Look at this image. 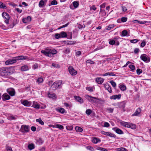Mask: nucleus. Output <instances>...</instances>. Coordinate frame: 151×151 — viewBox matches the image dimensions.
Listing matches in <instances>:
<instances>
[{"mask_svg":"<svg viewBox=\"0 0 151 151\" xmlns=\"http://www.w3.org/2000/svg\"><path fill=\"white\" fill-rule=\"evenodd\" d=\"M146 41L145 40H143L141 43V45H140V47H144L146 45Z\"/></svg>","mask_w":151,"mask_h":151,"instance_id":"nucleus-47","label":"nucleus"},{"mask_svg":"<svg viewBox=\"0 0 151 151\" xmlns=\"http://www.w3.org/2000/svg\"><path fill=\"white\" fill-rule=\"evenodd\" d=\"M127 128H130L132 129H136V126L134 124L129 122L128 124V127Z\"/></svg>","mask_w":151,"mask_h":151,"instance_id":"nucleus-22","label":"nucleus"},{"mask_svg":"<svg viewBox=\"0 0 151 151\" xmlns=\"http://www.w3.org/2000/svg\"><path fill=\"white\" fill-rule=\"evenodd\" d=\"M116 76V75L112 72L107 73L103 75L104 76Z\"/></svg>","mask_w":151,"mask_h":151,"instance_id":"nucleus-35","label":"nucleus"},{"mask_svg":"<svg viewBox=\"0 0 151 151\" xmlns=\"http://www.w3.org/2000/svg\"><path fill=\"white\" fill-rule=\"evenodd\" d=\"M73 6L75 8H77L79 5V3L77 1H74L73 2Z\"/></svg>","mask_w":151,"mask_h":151,"instance_id":"nucleus-42","label":"nucleus"},{"mask_svg":"<svg viewBox=\"0 0 151 151\" xmlns=\"http://www.w3.org/2000/svg\"><path fill=\"white\" fill-rule=\"evenodd\" d=\"M62 83V80L58 81L53 83L50 88V89H52V91H55L61 84Z\"/></svg>","mask_w":151,"mask_h":151,"instance_id":"nucleus-4","label":"nucleus"},{"mask_svg":"<svg viewBox=\"0 0 151 151\" xmlns=\"http://www.w3.org/2000/svg\"><path fill=\"white\" fill-rule=\"evenodd\" d=\"M16 62L17 60L16 58L14 59H9L5 61V64L6 65H8L14 63Z\"/></svg>","mask_w":151,"mask_h":151,"instance_id":"nucleus-14","label":"nucleus"},{"mask_svg":"<svg viewBox=\"0 0 151 151\" xmlns=\"http://www.w3.org/2000/svg\"><path fill=\"white\" fill-rule=\"evenodd\" d=\"M73 127L72 126H67L66 127V129L68 130H72L73 129Z\"/></svg>","mask_w":151,"mask_h":151,"instance_id":"nucleus-54","label":"nucleus"},{"mask_svg":"<svg viewBox=\"0 0 151 151\" xmlns=\"http://www.w3.org/2000/svg\"><path fill=\"white\" fill-rule=\"evenodd\" d=\"M55 36L56 39H58L60 38H61L60 33L59 34H56L55 35Z\"/></svg>","mask_w":151,"mask_h":151,"instance_id":"nucleus-60","label":"nucleus"},{"mask_svg":"<svg viewBox=\"0 0 151 151\" xmlns=\"http://www.w3.org/2000/svg\"><path fill=\"white\" fill-rule=\"evenodd\" d=\"M68 70L72 76H75L77 74V72L71 66L68 67Z\"/></svg>","mask_w":151,"mask_h":151,"instance_id":"nucleus-9","label":"nucleus"},{"mask_svg":"<svg viewBox=\"0 0 151 151\" xmlns=\"http://www.w3.org/2000/svg\"><path fill=\"white\" fill-rule=\"evenodd\" d=\"M101 133L106 136L115 138L116 137V135L114 134H112L109 132H106L104 131H102L101 132Z\"/></svg>","mask_w":151,"mask_h":151,"instance_id":"nucleus-12","label":"nucleus"},{"mask_svg":"<svg viewBox=\"0 0 151 151\" xmlns=\"http://www.w3.org/2000/svg\"><path fill=\"white\" fill-rule=\"evenodd\" d=\"M142 111L141 109L140 108H138L136 110L135 112L133 114L132 116H140V114Z\"/></svg>","mask_w":151,"mask_h":151,"instance_id":"nucleus-13","label":"nucleus"},{"mask_svg":"<svg viewBox=\"0 0 151 151\" xmlns=\"http://www.w3.org/2000/svg\"><path fill=\"white\" fill-rule=\"evenodd\" d=\"M22 22L24 23H26L30 22L31 20V18L30 16H28L27 17L23 18Z\"/></svg>","mask_w":151,"mask_h":151,"instance_id":"nucleus-21","label":"nucleus"},{"mask_svg":"<svg viewBox=\"0 0 151 151\" xmlns=\"http://www.w3.org/2000/svg\"><path fill=\"white\" fill-rule=\"evenodd\" d=\"M0 8L3 9H6V6L1 2H0Z\"/></svg>","mask_w":151,"mask_h":151,"instance_id":"nucleus-43","label":"nucleus"},{"mask_svg":"<svg viewBox=\"0 0 151 151\" xmlns=\"http://www.w3.org/2000/svg\"><path fill=\"white\" fill-rule=\"evenodd\" d=\"M110 83L111 84V85L114 87H115L116 86V83L113 81H111L110 82Z\"/></svg>","mask_w":151,"mask_h":151,"instance_id":"nucleus-58","label":"nucleus"},{"mask_svg":"<svg viewBox=\"0 0 151 151\" xmlns=\"http://www.w3.org/2000/svg\"><path fill=\"white\" fill-rule=\"evenodd\" d=\"M128 32L126 30H123L122 32V36H128L127 35Z\"/></svg>","mask_w":151,"mask_h":151,"instance_id":"nucleus-38","label":"nucleus"},{"mask_svg":"<svg viewBox=\"0 0 151 151\" xmlns=\"http://www.w3.org/2000/svg\"><path fill=\"white\" fill-rule=\"evenodd\" d=\"M113 129L119 134H123V132L122 130L118 128H113Z\"/></svg>","mask_w":151,"mask_h":151,"instance_id":"nucleus-26","label":"nucleus"},{"mask_svg":"<svg viewBox=\"0 0 151 151\" xmlns=\"http://www.w3.org/2000/svg\"><path fill=\"white\" fill-rule=\"evenodd\" d=\"M120 89L122 91H124L126 90V86L123 84H119V86Z\"/></svg>","mask_w":151,"mask_h":151,"instance_id":"nucleus-31","label":"nucleus"},{"mask_svg":"<svg viewBox=\"0 0 151 151\" xmlns=\"http://www.w3.org/2000/svg\"><path fill=\"white\" fill-rule=\"evenodd\" d=\"M118 151H127V150L124 147H120L117 149Z\"/></svg>","mask_w":151,"mask_h":151,"instance_id":"nucleus-49","label":"nucleus"},{"mask_svg":"<svg viewBox=\"0 0 151 151\" xmlns=\"http://www.w3.org/2000/svg\"><path fill=\"white\" fill-rule=\"evenodd\" d=\"M104 79L101 77H98L96 78V82L99 84H102L104 81Z\"/></svg>","mask_w":151,"mask_h":151,"instance_id":"nucleus-19","label":"nucleus"},{"mask_svg":"<svg viewBox=\"0 0 151 151\" xmlns=\"http://www.w3.org/2000/svg\"><path fill=\"white\" fill-rule=\"evenodd\" d=\"M85 98L89 102L92 104H96L98 103L99 99L97 98L89 96L88 95L85 96Z\"/></svg>","mask_w":151,"mask_h":151,"instance_id":"nucleus-3","label":"nucleus"},{"mask_svg":"<svg viewBox=\"0 0 151 151\" xmlns=\"http://www.w3.org/2000/svg\"><path fill=\"white\" fill-rule=\"evenodd\" d=\"M20 101L22 104L26 106H30L32 104L31 101H28L26 100H21Z\"/></svg>","mask_w":151,"mask_h":151,"instance_id":"nucleus-8","label":"nucleus"},{"mask_svg":"<svg viewBox=\"0 0 151 151\" xmlns=\"http://www.w3.org/2000/svg\"><path fill=\"white\" fill-rule=\"evenodd\" d=\"M96 9V7L94 5H93L90 7V10H93V11H95Z\"/></svg>","mask_w":151,"mask_h":151,"instance_id":"nucleus-63","label":"nucleus"},{"mask_svg":"<svg viewBox=\"0 0 151 151\" xmlns=\"http://www.w3.org/2000/svg\"><path fill=\"white\" fill-rule=\"evenodd\" d=\"M129 122H126L124 121H121L120 123V124L125 127H127L128 124Z\"/></svg>","mask_w":151,"mask_h":151,"instance_id":"nucleus-28","label":"nucleus"},{"mask_svg":"<svg viewBox=\"0 0 151 151\" xmlns=\"http://www.w3.org/2000/svg\"><path fill=\"white\" fill-rule=\"evenodd\" d=\"M121 97V95L118 94V95H114L110 96V99L111 100H115L116 99H119Z\"/></svg>","mask_w":151,"mask_h":151,"instance_id":"nucleus-17","label":"nucleus"},{"mask_svg":"<svg viewBox=\"0 0 151 151\" xmlns=\"http://www.w3.org/2000/svg\"><path fill=\"white\" fill-rule=\"evenodd\" d=\"M114 109L111 108H107L106 109V111L109 113H112Z\"/></svg>","mask_w":151,"mask_h":151,"instance_id":"nucleus-55","label":"nucleus"},{"mask_svg":"<svg viewBox=\"0 0 151 151\" xmlns=\"http://www.w3.org/2000/svg\"><path fill=\"white\" fill-rule=\"evenodd\" d=\"M110 126L109 124L107 122H104V127H108Z\"/></svg>","mask_w":151,"mask_h":151,"instance_id":"nucleus-64","label":"nucleus"},{"mask_svg":"<svg viewBox=\"0 0 151 151\" xmlns=\"http://www.w3.org/2000/svg\"><path fill=\"white\" fill-rule=\"evenodd\" d=\"M136 72L137 74L139 75L142 72V70L141 69L138 68Z\"/></svg>","mask_w":151,"mask_h":151,"instance_id":"nucleus-53","label":"nucleus"},{"mask_svg":"<svg viewBox=\"0 0 151 151\" xmlns=\"http://www.w3.org/2000/svg\"><path fill=\"white\" fill-rule=\"evenodd\" d=\"M63 52H64L65 53H69L70 52V48H65Z\"/></svg>","mask_w":151,"mask_h":151,"instance_id":"nucleus-45","label":"nucleus"},{"mask_svg":"<svg viewBox=\"0 0 151 151\" xmlns=\"http://www.w3.org/2000/svg\"><path fill=\"white\" fill-rule=\"evenodd\" d=\"M41 52L46 56L52 57L54 55L57 53L58 51L55 49H51L49 48H46L45 50H42Z\"/></svg>","mask_w":151,"mask_h":151,"instance_id":"nucleus-1","label":"nucleus"},{"mask_svg":"<svg viewBox=\"0 0 151 151\" xmlns=\"http://www.w3.org/2000/svg\"><path fill=\"white\" fill-rule=\"evenodd\" d=\"M7 93L11 96H13L15 94V91L12 88H9L7 90Z\"/></svg>","mask_w":151,"mask_h":151,"instance_id":"nucleus-15","label":"nucleus"},{"mask_svg":"<svg viewBox=\"0 0 151 151\" xmlns=\"http://www.w3.org/2000/svg\"><path fill=\"white\" fill-rule=\"evenodd\" d=\"M75 129L77 132H82L83 130V129L82 128L78 126L76 127H75Z\"/></svg>","mask_w":151,"mask_h":151,"instance_id":"nucleus-37","label":"nucleus"},{"mask_svg":"<svg viewBox=\"0 0 151 151\" xmlns=\"http://www.w3.org/2000/svg\"><path fill=\"white\" fill-rule=\"evenodd\" d=\"M129 67L132 71H134L135 69V66L132 65H129Z\"/></svg>","mask_w":151,"mask_h":151,"instance_id":"nucleus-41","label":"nucleus"},{"mask_svg":"<svg viewBox=\"0 0 151 151\" xmlns=\"http://www.w3.org/2000/svg\"><path fill=\"white\" fill-rule=\"evenodd\" d=\"M74 98L75 100L81 104L83 102V99L80 97L77 96H75Z\"/></svg>","mask_w":151,"mask_h":151,"instance_id":"nucleus-23","label":"nucleus"},{"mask_svg":"<svg viewBox=\"0 0 151 151\" xmlns=\"http://www.w3.org/2000/svg\"><path fill=\"white\" fill-rule=\"evenodd\" d=\"M29 129L28 126L25 125H23L21 126L19 131L22 133H27L29 132Z\"/></svg>","mask_w":151,"mask_h":151,"instance_id":"nucleus-6","label":"nucleus"},{"mask_svg":"<svg viewBox=\"0 0 151 151\" xmlns=\"http://www.w3.org/2000/svg\"><path fill=\"white\" fill-rule=\"evenodd\" d=\"M16 60H32L31 58H29L27 56L21 55L19 56H17L15 58Z\"/></svg>","mask_w":151,"mask_h":151,"instance_id":"nucleus-11","label":"nucleus"},{"mask_svg":"<svg viewBox=\"0 0 151 151\" xmlns=\"http://www.w3.org/2000/svg\"><path fill=\"white\" fill-rule=\"evenodd\" d=\"M99 142H100V140L98 138H95L92 140V142L94 143H97Z\"/></svg>","mask_w":151,"mask_h":151,"instance_id":"nucleus-40","label":"nucleus"},{"mask_svg":"<svg viewBox=\"0 0 151 151\" xmlns=\"http://www.w3.org/2000/svg\"><path fill=\"white\" fill-rule=\"evenodd\" d=\"M6 148L7 151H13L12 147L6 145Z\"/></svg>","mask_w":151,"mask_h":151,"instance_id":"nucleus-44","label":"nucleus"},{"mask_svg":"<svg viewBox=\"0 0 151 151\" xmlns=\"http://www.w3.org/2000/svg\"><path fill=\"white\" fill-rule=\"evenodd\" d=\"M58 4L57 2L55 0H53L51 2V4L50 5H49V6H51V5H56Z\"/></svg>","mask_w":151,"mask_h":151,"instance_id":"nucleus-59","label":"nucleus"},{"mask_svg":"<svg viewBox=\"0 0 151 151\" xmlns=\"http://www.w3.org/2000/svg\"><path fill=\"white\" fill-rule=\"evenodd\" d=\"M86 63H90L91 64H94L95 62L93 61H92L90 60H88L86 61Z\"/></svg>","mask_w":151,"mask_h":151,"instance_id":"nucleus-61","label":"nucleus"},{"mask_svg":"<svg viewBox=\"0 0 151 151\" xmlns=\"http://www.w3.org/2000/svg\"><path fill=\"white\" fill-rule=\"evenodd\" d=\"M139 41V40L136 39L130 40V42L133 43H136Z\"/></svg>","mask_w":151,"mask_h":151,"instance_id":"nucleus-46","label":"nucleus"},{"mask_svg":"<svg viewBox=\"0 0 151 151\" xmlns=\"http://www.w3.org/2000/svg\"><path fill=\"white\" fill-rule=\"evenodd\" d=\"M3 17L4 19V22L6 24L9 23L10 17L9 14L6 12H4L2 14Z\"/></svg>","mask_w":151,"mask_h":151,"instance_id":"nucleus-5","label":"nucleus"},{"mask_svg":"<svg viewBox=\"0 0 151 151\" xmlns=\"http://www.w3.org/2000/svg\"><path fill=\"white\" fill-rule=\"evenodd\" d=\"M17 116L16 115H13L10 114L8 116L7 119L9 120H15L17 119Z\"/></svg>","mask_w":151,"mask_h":151,"instance_id":"nucleus-25","label":"nucleus"},{"mask_svg":"<svg viewBox=\"0 0 151 151\" xmlns=\"http://www.w3.org/2000/svg\"><path fill=\"white\" fill-rule=\"evenodd\" d=\"M92 113V111L90 109H87L86 111V114L88 115H90Z\"/></svg>","mask_w":151,"mask_h":151,"instance_id":"nucleus-57","label":"nucleus"},{"mask_svg":"<svg viewBox=\"0 0 151 151\" xmlns=\"http://www.w3.org/2000/svg\"><path fill=\"white\" fill-rule=\"evenodd\" d=\"M12 67H4L0 68V74L1 76H6L12 74L13 72L11 71Z\"/></svg>","mask_w":151,"mask_h":151,"instance_id":"nucleus-2","label":"nucleus"},{"mask_svg":"<svg viewBox=\"0 0 151 151\" xmlns=\"http://www.w3.org/2000/svg\"><path fill=\"white\" fill-rule=\"evenodd\" d=\"M114 24H111L109 25L107 28V29L110 30L111 29L113 28L114 27Z\"/></svg>","mask_w":151,"mask_h":151,"instance_id":"nucleus-52","label":"nucleus"},{"mask_svg":"<svg viewBox=\"0 0 151 151\" xmlns=\"http://www.w3.org/2000/svg\"><path fill=\"white\" fill-rule=\"evenodd\" d=\"M32 106L37 109L40 108V105L37 102L35 101H33V104Z\"/></svg>","mask_w":151,"mask_h":151,"instance_id":"nucleus-24","label":"nucleus"},{"mask_svg":"<svg viewBox=\"0 0 151 151\" xmlns=\"http://www.w3.org/2000/svg\"><path fill=\"white\" fill-rule=\"evenodd\" d=\"M55 110L57 111L62 114H63L66 112V111L64 108L61 107L56 108Z\"/></svg>","mask_w":151,"mask_h":151,"instance_id":"nucleus-16","label":"nucleus"},{"mask_svg":"<svg viewBox=\"0 0 151 151\" xmlns=\"http://www.w3.org/2000/svg\"><path fill=\"white\" fill-rule=\"evenodd\" d=\"M56 127L60 129L61 130H63L64 129L63 126L60 124H57L56 125Z\"/></svg>","mask_w":151,"mask_h":151,"instance_id":"nucleus-48","label":"nucleus"},{"mask_svg":"<svg viewBox=\"0 0 151 151\" xmlns=\"http://www.w3.org/2000/svg\"><path fill=\"white\" fill-rule=\"evenodd\" d=\"M61 38L66 37L67 36V34L66 32L63 31L60 33Z\"/></svg>","mask_w":151,"mask_h":151,"instance_id":"nucleus-33","label":"nucleus"},{"mask_svg":"<svg viewBox=\"0 0 151 151\" xmlns=\"http://www.w3.org/2000/svg\"><path fill=\"white\" fill-rule=\"evenodd\" d=\"M140 58L143 61L146 62H149L150 59L149 57H147V55L145 54H143L141 55Z\"/></svg>","mask_w":151,"mask_h":151,"instance_id":"nucleus-10","label":"nucleus"},{"mask_svg":"<svg viewBox=\"0 0 151 151\" xmlns=\"http://www.w3.org/2000/svg\"><path fill=\"white\" fill-rule=\"evenodd\" d=\"M87 90L89 91L90 92H92L93 90V88L91 87H88L86 88Z\"/></svg>","mask_w":151,"mask_h":151,"instance_id":"nucleus-56","label":"nucleus"},{"mask_svg":"<svg viewBox=\"0 0 151 151\" xmlns=\"http://www.w3.org/2000/svg\"><path fill=\"white\" fill-rule=\"evenodd\" d=\"M109 41V44L111 45H118L119 44V42L117 41L116 38H114V39H110Z\"/></svg>","mask_w":151,"mask_h":151,"instance_id":"nucleus-7","label":"nucleus"},{"mask_svg":"<svg viewBox=\"0 0 151 151\" xmlns=\"http://www.w3.org/2000/svg\"><path fill=\"white\" fill-rule=\"evenodd\" d=\"M38 68V64L35 63L32 66V68L34 70H35Z\"/></svg>","mask_w":151,"mask_h":151,"instance_id":"nucleus-62","label":"nucleus"},{"mask_svg":"<svg viewBox=\"0 0 151 151\" xmlns=\"http://www.w3.org/2000/svg\"><path fill=\"white\" fill-rule=\"evenodd\" d=\"M43 81V78L41 77H39L36 80V82L38 84L42 83Z\"/></svg>","mask_w":151,"mask_h":151,"instance_id":"nucleus-30","label":"nucleus"},{"mask_svg":"<svg viewBox=\"0 0 151 151\" xmlns=\"http://www.w3.org/2000/svg\"><path fill=\"white\" fill-rule=\"evenodd\" d=\"M36 122H38L39 124L42 125H43L44 124V122L41 119L39 118L37 119L36 120Z\"/></svg>","mask_w":151,"mask_h":151,"instance_id":"nucleus-39","label":"nucleus"},{"mask_svg":"<svg viewBox=\"0 0 151 151\" xmlns=\"http://www.w3.org/2000/svg\"><path fill=\"white\" fill-rule=\"evenodd\" d=\"M104 87L110 93H111L112 90L111 87L110 86L109 84H105L104 85Z\"/></svg>","mask_w":151,"mask_h":151,"instance_id":"nucleus-29","label":"nucleus"},{"mask_svg":"<svg viewBox=\"0 0 151 151\" xmlns=\"http://www.w3.org/2000/svg\"><path fill=\"white\" fill-rule=\"evenodd\" d=\"M100 13L101 16L104 17L106 15V13L104 10H103L101 9L100 10Z\"/></svg>","mask_w":151,"mask_h":151,"instance_id":"nucleus-32","label":"nucleus"},{"mask_svg":"<svg viewBox=\"0 0 151 151\" xmlns=\"http://www.w3.org/2000/svg\"><path fill=\"white\" fill-rule=\"evenodd\" d=\"M28 148L30 150H32L35 148V145L33 143L29 144L28 146Z\"/></svg>","mask_w":151,"mask_h":151,"instance_id":"nucleus-34","label":"nucleus"},{"mask_svg":"<svg viewBox=\"0 0 151 151\" xmlns=\"http://www.w3.org/2000/svg\"><path fill=\"white\" fill-rule=\"evenodd\" d=\"M10 99V96L7 93H4L2 96V99L4 101L8 100Z\"/></svg>","mask_w":151,"mask_h":151,"instance_id":"nucleus-20","label":"nucleus"},{"mask_svg":"<svg viewBox=\"0 0 151 151\" xmlns=\"http://www.w3.org/2000/svg\"><path fill=\"white\" fill-rule=\"evenodd\" d=\"M86 148L88 150H89L91 151H94V150L93 148L92 147L90 146H88L86 147Z\"/></svg>","mask_w":151,"mask_h":151,"instance_id":"nucleus-50","label":"nucleus"},{"mask_svg":"<svg viewBox=\"0 0 151 151\" xmlns=\"http://www.w3.org/2000/svg\"><path fill=\"white\" fill-rule=\"evenodd\" d=\"M35 140L36 144L39 145H42L44 142V141H43L42 139L40 138H37Z\"/></svg>","mask_w":151,"mask_h":151,"instance_id":"nucleus-18","label":"nucleus"},{"mask_svg":"<svg viewBox=\"0 0 151 151\" xmlns=\"http://www.w3.org/2000/svg\"><path fill=\"white\" fill-rule=\"evenodd\" d=\"M29 69V67L27 65H24L21 67V70L22 71H26Z\"/></svg>","mask_w":151,"mask_h":151,"instance_id":"nucleus-27","label":"nucleus"},{"mask_svg":"<svg viewBox=\"0 0 151 151\" xmlns=\"http://www.w3.org/2000/svg\"><path fill=\"white\" fill-rule=\"evenodd\" d=\"M127 20V17H123L121 18V21L122 22H126Z\"/></svg>","mask_w":151,"mask_h":151,"instance_id":"nucleus-51","label":"nucleus"},{"mask_svg":"<svg viewBox=\"0 0 151 151\" xmlns=\"http://www.w3.org/2000/svg\"><path fill=\"white\" fill-rule=\"evenodd\" d=\"M48 96L50 98H51L52 99H55L56 98V95L55 94H50V93H48Z\"/></svg>","mask_w":151,"mask_h":151,"instance_id":"nucleus-36","label":"nucleus"}]
</instances>
